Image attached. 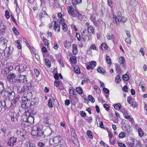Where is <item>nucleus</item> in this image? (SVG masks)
<instances>
[{
  "instance_id": "19",
  "label": "nucleus",
  "mask_w": 147,
  "mask_h": 147,
  "mask_svg": "<svg viewBox=\"0 0 147 147\" xmlns=\"http://www.w3.org/2000/svg\"><path fill=\"white\" fill-rule=\"evenodd\" d=\"M15 77V75L13 73L8 75L7 77V79L10 82L12 81L13 79Z\"/></svg>"
},
{
  "instance_id": "37",
  "label": "nucleus",
  "mask_w": 147,
  "mask_h": 147,
  "mask_svg": "<svg viewBox=\"0 0 147 147\" xmlns=\"http://www.w3.org/2000/svg\"><path fill=\"white\" fill-rule=\"evenodd\" d=\"M97 71L100 73H103L104 74L105 72V71L104 69H103L101 67H99L97 69Z\"/></svg>"
},
{
  "instance_id": "9",
  "label": "nucleus",
  "mask_w": 147,
  "mask_h": 147,
  "mask_svg": "<svg viewBox=\"0 0 147 147\" xmlns=\"http://www.w3.org/2000/svg\"><path fill=\"white\" fill-rule=\"evenodd\" d=\"M45 136H50L54 134V132L52 131L50 127H48L45 131Z\"/></svg>"
},
{
  "instance_id": "39",
  "label": "nucleus",
  "mask_w": 147,
  "mask_h": 147,
  "mask_svg": "<svg viewBox=\"0 0 147 147\" xmlns=\"http://www.w3.org/2000/svg\"><path fill=\"white\" fill-rule=\"evenodd\" d=\"M101 49L102 50H106L107 48V45L105 43H102L101 45Z\"/></svg>"
},
{
  "instance_id": "18",
  "label": "nucleus",
  "mask_w": 147,
  "mask_h": 147,
  "mask_svg": "<svg viewBox=\"0 0 147 147\" xmlns=\"http://www.w3.org/2000/svg\"><path fill=\"white\" fill-rule=\"evenodd\" d=\"M80 31L82 36L84 35V34H86L87 33H88V34H91V33L89 32L88 30H87L83 28L81 29Z\"/></svg>"
},
{
  "instance_id": "38",
  "label": "nucleus",
  "mask_w": 147,
  "mask_h": 147,
  "mask_svg": "<svg viewBox=\"0 0 147 147\" xmlns=\"http://www.w3.org/2000/svg\"><path fill=\"white\" fill-rule=\"evenodd\" d=\"M88 30H89L93 34H94L95 32H94V29L93 27L91 26H89L87 27Z\"/></svg>"
},
{
  "instance_id": "33",
  "label": "nucleus",
  "mask_w": 147,
  "mask_h": 147,
  "mask_svg": "<svg viewBox=\"0 0 147 147\" xmlns=\"http://www.w3.org/2000/svg\"><path fill=\"white\" fill-rule=\"evenodd\" d=\"M88 99L92 103H93L95 102V99L91 95H89L88 96Z\"/></svg>"
},
{
  "instance_id": "8",
  "label": "nucleus",
  "mask_w": 147,
  "mask_h": 147,
  "mask_svg": "<svg viewBox=\"0 0 147 147\" xmlns=\"http://www.w3.org/2000/svg\"><path fill=\"white\" fill-rule=\"evenodd\" d=\"M118 14H119V16H118V17L115 15H113V22L115 23H116L117 24H119V22H120V18L121 17V12H119Z\"/></svg>"
},
{
  "instance_id": "51",
  "label": "nucleus",
  "mask_w": 147,
  "mask_h": 147,
  "mask_svg": "<svg viewBox=\"0 0 147 147\" xmlns=\"http://www.w3.org/2000/svg\"><path fill=\"white\" fill-rule=\"evenodd\" d=\"M96 22L98 23V26L100 25L101 24H105V23L100 19H98L97 21H96Z\"/></svg>"
},
{
  "instance_id": "63",
  "label": "nucleus",
  "mask_w": 147,
  "mask_h": 147,
  "mask_svg": "<svg viewBox=\"0 0 147 147\" xmlns=\"http://www.w3.org/2000/svg\"><path fill=\"white\" fill-rule=\"evenodd\" d=\"M65 105L68 106L70 103V101L69 99H66L65 100Z\"/></svg>"
},
{
  "instance_id": "41",
  "label": "nucleus",
  "mask_w": 147,
  "mask_h": 147,
  "mask_svg": "<svg viewBox=\"0 0 147 147\" xmlns=\"http://www.w3.org/2000/svg\"><path fill=\"white\" fill-rule=\"evenodd\" d=\"M138 133L139 136L142 137L143 136V132L141 128H139L138 130Z\"/></svg>"
},
{
  "instance_id": "44",
  "label": "nucleus",
  "mask_w": 147,
  "mask_h": 147,
  "mask_svg": "<svg viewBox=\"0 0 147 147\" xmlns=\"http://www.w3.org/2000/svg\"><path fill=\"white\" fill-rule=\"evenodd\" d=\"M122 78L124 80L127 81L129 80V76L126 74L123 76Z\"/></svg>"
},
{
  "instance_id": "42",
  "label": "nucleus",
  "mask_w": 147,
  "mask_h": 147,
  "mask_svg": "<svg viewBox=\"0 0 147 147\" xmlns=\"http://www.w3.org/2000/svg\"><path fill=\"white\" fill-rule=\"evenodd\" d=\"M4 40L3 41V40H1L0 42H1V43H2V45L1 46V48H3L4 47H5V49H6V44L5 43Z\"/></svg>"
},
{
  "instance_id": "23",
  "label": "nucleus",
  "mask_w": 147,
  "mask_h": 147,
  "mask_svg": "<svg viewBox=\"0 0 147 147\" xmlns=\"http://www.w3.org/2000/svg\"><path fill=\"white\" fill-rule=\"evenodd\" d=\"M64 47L68 49L71 46V43L69 41L66 40L63 43Z\"/></svg>"
},
{
  "instance_id": "62",
  "label": "nucleus",
  "mask_w": 147,
  "mask_h": 147,
  "mask_svg": "<svg viewBox=\"0 0 147 147\" xmlns=\"http://www.w3.org/2000/svg\"><path fill=\"white\" fill-rule=\"evenodd\" d=\"M103 91L106 94H109V90L107 88H103Z\"/></svg>"
},
{
  "instance_id": "64",
  "label": "nucleus",
  "mask_w": 147,
  "mask_h": 147,
  "mask_svg": "<svg viewBox=\"0 0 147 147\" xmlns=\"http://www.w3.org/2000/svg\"><path fill=\"white\" fill-rule=\"evenodd\" d=\"M37 145L40 147H43L45 146V144L43 142H41L38 143Z\"/></svg>"
},
{
  "instance_id": "45",
  "label": "nucleus",
  "mask_w": 147,
  "mask_h": 147,
  "mask_svg": "<svg viewBox=\"0 0 147 147\" xmlns=\"http://www.w3.org/2000/svg\"><path fill=\"white\" fill-rule=\"evenodd\" d=\"M34 85V84L31 82H28L27 83V86H26L27 88V90L29 89V88L32 87Z\"/></svg>"
},
{
  "instance_id": "43",
  "label": "nucleus",
  "mask_w": 147,
  "mask_h": 147,
  "mask_svg": "<svg viewBox=\"0 0 147 147\" xmlns=\"http://www.w3.org/2000/svg\"><path fill=\"white\" fill-rule=\"evenodd\" d=\"M76 91L78 93L80 94H81L83 93V90L80 87H78L76 88Z\"/></svg>"
},
{
  "instance_id": "53",
  "label": "nucleus",
  "mask_w": 147,
  "mask_h": 147,
  "mask_svg": "<svg viewBox=\"0 0 147 147\" xmlns=\"http://www.w3.org/2000/svg\"><path fill=\"white\" fill-rule=\"evenodd\" d=\"M70 130L71 132V135L75 138V136L76 135V134L74 129L73 128H71Z\"/></svg>"
},
{
  "instance_id": "29",
  "label": "nucleus",
  "mask_w": 147,
  "mask_h": 147,
  "mask_svg": "<svg viewBox=\"0 0 147 147\" xmlns=\"http://www.w3.org/2000/svg\"><path fill=\"white\" fill-rule=\"evenodd\" d=\"M121 81L120 76L119 75H118L115 77V82L116 83H119Z\"/></svg>"
},
{
  "instance_id": "7",
  "label": "nucleus",
  "mask_w": 147,
  "mask_h": 147,
  "mask_svg": "<svg viewBox=\"0 0 147 147\" xmlns=\"http://www.w3.org/2000/svg\"><path fill=\"white\" fill-rule=\"evenodd\" d=\"M40 128L36 125H34L32 128L31 134L32 136H37Z\"/></svg>"
},
{
  "instance_id": "32",
  "label": "nucleus",
  "mask_w": 147,
  "mask_h": 147,
  "mask_svg": "<svg viewBox=\"0 0 147 147\" xmlns=\"http://www.w3.org/2000/svg\"><path fill=\"white\" fill-rule=\"evenodd\" d=\"M61 26L63 27L62 28L63 30L65 32H66L67 30L68 29L67 25L65 23H63L61 25Z\"/></svg>"
},
{
  "instance_id": "49",
  "label": "nucleus",
  "mask_w": 147,
  "mask_h": 147,
  "mask_svg": "<svg viewBox=\"0 0 147 147\" xmlns=\"http://www.w3.org/2000/svg\"><path fill=\"white\" fill-rule=\"evenodd\" d=\"M74 71L77 74L80 73V69L79 67H75L74 68Z\"/></svg>"
},
{
  "instance_id": "17",
  "label": "nucleus",
  "mask_w": 147,
  "mask_h": 147,
  "mask_svg": "<svg viewBox=\"0 0 147 147\" xmlns=\"http://www.w3.org/2000/svg\"><path fill=\"white\" fill-rule=\"evenodd\" d=\"M16 119H15V123H17L18 122H19L21 121L22 122V119L21 116H20L19 114H17V115H16Z\"/></svg>"
},
{
  "instance_id": "60",
  "label": "nucleus",
  "mask_w": 147,
  "mask_h": 147,
  "mask_svg": "<svg viewBox=\"0 0 147 147\" xmlns=\"http://www.w3.org/2000/svg\"><path fill=\"white\" fill-rule=\"evenodd\" d=\"M120 22H125L127 20V18L125 17H123L121 16V17L120 18Z\"/></svg>"
},
{
  "instance_id": "26",
  "label": "nucleus",
  "mask_w": 147,
  "mask_h": 147,
  "mask_svg": "<svg viewBox=\"0 0 147 147\" xmlns=\"http://www.w3.org/2000/svg\"><path fill=\"white\" fill-rule=\"evenodd\" d=\"M132 140L133 143H129L128 144V145L129 146L131 147H133V146H135L136 147L137 146V144H136L134 142H135V141L137 142V141L135 139H133Z\"/></svg>"
},
{
  "instance_id": "2",
  "label": "nucleus",
  "mask_w": 147,
  "mask_h": 147,
  "mask_svg": "<svg viewBox=\"0 0 147 147\" xmlns=\"http://www.w3.org/2000/svg\"><path fill=\"white\" fill-rule=\"evenodd\" d=\"M25 75H20L16 78V80L18 83H24L27 82V80Z\"/></svg>"
},
{
  "instance_id": "22",
  "label": "nucleus",
  "mask_w": 147,
  "mask_h": 147,
  "mask_svg": "<svg viewBox=\"0 0 147 147\" xmlns=\"http://www.w3.org/2000/svg\"><path fill=\"white\" fill-rule=\"evenodd\" d=\"M27 121L30 124H33L34 122V118L33 116H29L27 119Z\"/></svg>"
},
{
  "instance_id": "34",
  "label": "nucleus",
  "mask_w": 147,
  "mask_h": 147,
  "mask_svg": "<svg viewBox=\"0 0 147 147\" xmlns=\"http://www.w3.org/2000/svg\"><path fill=\"white\" fill-rule=\"evenodd\" d=\"M127 101L129 104H131V106L133 105V102L132 101V98L131 97L129 96L127 97Z\"/></svg>"
},
{
  "instance_id": "11",
  "label": "nucleus",
  "mask_w": 147,
  "mask_h": 147,
  "mask_svg": "<svg viewBox=\"0 0 147 147\" xmlns=\"http://www.w3.org/2000/svg\"><path fill=\"white\" fill-rule=\"evenodd\" d=\"M11 102L10 101L8 100L6 101H4L3 102V105H4V109H6L9 108L11 106Z\"/></svg>"
},
{
  "instance_id": "4",
  "label": "nucleus",
  "mask_w": 147,
  "mask_h": 147,
  "mask_svg": "<svg viewBox=\"0 0 147 147\" xmlns=\"http://www.w3.org/2000/svg\"><path fill=\"white\" fill-rule=\"evenodd\" d=\"M17 89L18 92L19 93H22L27 90V87L22 84L18 85Z\"/></svg>"
},
{
  "instance_id": "36",
  "label": "nucleus",
  "mask_w": 147,
  "mask_h": 147,
  "mask_svg": "<svg viewBox=\"0 0 147 147\" xmlns=\"http://www.w3.org/2000/svg\"><path fill=\"white\" fill-rule=\"evenodd\" d=\"M68 13L70 14L74 13V10L73 8L71 7H69L68 9Z\"/></svg>"
},
{
  "instance_id": "55",
  "label": "nucleus",
  "mask_w": 147,
  "mask_h": 147,
  "mask_svg": "<svg viewBox=\"0 0 147 147\" xmlns=\"http://www.w3.org/2000/svg\"><path fill=\"white\" fill-rule=\"evenodd\" d=\"M48 105L49 107L51 108H52L53 107L52 104V100L51 99H49Z\"/></svg>"
},
{
  "instance_id": "48",
  "label": "nucleus",
  "mask_w": 147,
  "mask_h": 147,
  "mask_svg": "<svg viewBox=\"0 0 147 147\" xmlns=\"http://www.w3.org/2000/svg\"><path fill=\"white\" fill-rule=\"evenodd\" d=\"M121 106L120 104H118L115 105L114 108L116 110L120 109L121 108Z\"/></svg>"
},
{
  "instance_id": "28",
  "label": "nucleus",
  "mask_w": 147,
  "mask_h": 147,
  "mask_svg": "<svg viewBox=\"0 0 147 147\" xmlns=\"http://www.w3.org/2000/svg\"><path fill=\"white\" fill-rule=\"evenodd\" d=\"M45 64L48 67L50 68L51 67V62L49 59L46 58L45 59Z\"/></svg>"
},
{
  "instance_id": "56",
  "label": "nucleus",
  "mask_w": 147,
  "mask_h": 147,
  "mask_svg": "<svg viewBox=\"0 0 147 147\" xmlns=\"http://www.w3.org/2000/svg\"><path fill=\"white\" fill-rule=\"evenodd\" d=\"M106 61L108 64H111V60L109 56H107L106 57Z\"/></svg>"
},
{
  "instance_id": "12",
  "label": "nucleus",
  "mask_w": 147,
  "mask_h": 147,
  "mask_svg": "<svg viewBox=\"0 0 147 147\" xmlns=\"http://www.w3.org/2000/svg\"><path fill=\"white\" fill-rule=\"evenodd\" d=\"M61 139L62 138L61 136H59L54 137L53 141L54 143L57 144L60 142Z\"/></svg>"
},
{
  "instance_id": "61",
  "label": "nucleus",
  "mask_w": 147,
  "mask_h": 147,
  "mask_svg": "<svg viewBox=\"0 0 147 147\" xmlns=\"http://www.w3.org/2000/svg\"><path fill=\"white\" fill-rule=\"evenodd\" d=\"M59 81L58 80H56L54 82L55 85L56 87H58L59 85Z\"/></svg>"
},
{
  "instance_id": "3",
  "label": "nucleus",
  "mask_w": 147,
  "mask_h": 147,
  "mask_svg": "<svg viewBox=\"0 0 147 147\" xmlns=\"http://www.w3.org/2000/svg\"><path fill=\"white\" fill-rule=\"evenodd\" d=\"M16 69H17L19 72H26L28 68L27 66L24 64H22L19 66H17Z\"/></svg>"
},
{
  "instance_id": "47",
  "label": "nucleus",
  "mask_w": 147,
  "mask_h": 147,
  "mask_svg": "<svg viewBox=\"0 0 147 147\" xmlns=\"http://www.w3.org/2000/svg\"><path fill=\"white\" fill-rule=\"evenodd\" d=\"M15 42L17 44L18 48L19 49H21L22 48L21 45L19 41V40H16L15 41Z\"/></svg>"
},
{
  "instance_id": "24",
  "label": "nucleus",
  "mask_w": 147,
  "mask_h": 147,
  "mask_svg": "<svg viewBox=\"0 0 147 147\" xmlns=\"http://www.w3.org/2000/svg\"><path fill=\"white\" fill-rule=\"evenodd\" d=\"M1 130L2 133L4 134V135H3V136H0V137H1V138L5 136V133L8 131L7 128L6 127H3L1 128Z\"/></svg>"
},
{
  "instance_id": "16",
  "label": "nucleus",
  "mask_w": 147,
  "mask_h": 147,
  "mask_svg": "<svg viewBox=\"0 0 147 147\" xmlns=\"http://www.w3.org/2000/svg\"><path fill=\"white\" fill-rule=\"evenodd\" d=\"M54 27L55 31H56L57 30V32H59L60 31V27L59 25V24L57 22L55 21H54Z\"/></svg>"
},
{
  "instance_id": "40",
  "label": "nucleus",
  "mask_w": 147,
  "mask_h": 147,
  "mask_svg": "<svg viewBox=\"0 0 147 147\" xmlns=\"http://www.w3.org/2000/svg\"><path fill=\"white\" fill-rule=\"evenodd\" d=\"M94 90H95L96 92L98 94H99L100 92V91L99 87L96 85L94 86Z\"/></svg>"
},
{
  "instance_id": "27",
  "label": "nucleus",
  "mask_w": 147,
  "mask_h": 147,
  "mask_svg": "<svg viewBox=\"0 0 147 147\" xmlns=\"http://www.w3.org/2000/svg\"><path fill=\"white\" fill-rule=\"evenodd\" d=\"M24 146L25 147H32L33 146V145L30 141H28L26 142Z\"/></svg>"
},
{
  "instance_id": "10",
  "label": "nucleus",
  "mask_w": 147,
  "mask_h": 147,
  "mask_svg": "<svg viewBox=\"0 0 147 147\" xmlns=\"http://www.w3.org/2000/svg\"><path fill=\"white\" fill-rule=\"evenodd\" d=\"M39 102V100L37 98H35L32 99L30 102V105L31 107L33 106L34 107H36Z\"/></svg>"
},
{
  "instance_id": "50",
  "label": "nucleus",
  "mask_w": 147,
  "mask_h": 147,
  "mask_svg": "<svg viewBox=\"0 0 147 147\" xmlns=\"http://www.w3.org/2000/svg\"><path fill=\"white\" fill-rule=\"evenodd\" d=\"M32 96V92L29 91H28L27 92V95L26 97H28V98H30Z\"/></svg>"
},
{
  "instance_id": "14",
  "label": "nucleus",
  "mask_w": 147,
  "mask_h": 147,
  "mask_svg": "<svg viewBox=\"0 0 147 147\" xmlns=\"http://www.w3.org/2000/svg\"><path fill=\"white\" fill-rule=\"evenodd\" d=\"M90 19L93 22L96 26H98V23L96 22V16L94 15L93 14L91 16Z\"/></svg>"
},
{
  "instance_id": "15",
  "label": "nucleus",
  "mask_w": 147,
  "mask_h": 147,
  "mask_svg": "<svg viewBox=\"0 0 147 147\" xmlns=\"http://www.w3.org/2000/svg\"><path fill=\"white\" fill-rule=\"evenodd\" d=\"M5 90V87L3 83L0 81V95H2Z\"/></svg>"
},
{
  "instance_id": "46",
  "label": "nucleus",
  "mask_w": 147,
  "mask_h": 147,
  "mask_svg": "<svg viewBox=\"0 0 147 147\" xmlns=\"http://www.w3.org/2000/svg\"><path fill=\"white\" fill-rule=\"evenodd\" d=\"M126 134L125 133L123 132H121L119 135V137L120 138H122L125 137Z\"/></svg>"
},
{
  "instance_id": "54",
  "label": "nucleus",
  "mask_w": 147,
  "mask_h": 147,
  "mask_svg": "<svg viewBox=\"0 0 147 147\" xmlns=\"http://www.w3.org/2000/svg\"><path fill=\"white\" fill-rule=\"evenodd\" d=\"M5 16L6 18L8 19H9V12L8 11L6 10L5 11Z\"/></svg>"
},
{
  "instance_id": "21",
  "label": "nucleus",
  "mask_w": 147,
  "mask_h": 147,
  "mask_svg": "<svg viewBox=\"0 0 147 147\" xmlns=\"http://www.w3.org/2000/svg\"><path fill=\"white\" fill-rule=\"evenodd\" d=\"M82 37L84 41H88L91 38V34H88V35L86 34H84V35L82 36Z\"/></svg>"
},
{
  "instance_id": "57",
  "label": "nucleus",
  "mask_w": 147,
  "mask_h": 147,
  "mask_svg": "<svg viewBox=\"0 0 147 147\" xmlns=\"http://www.w3.org/2000/svg\"><path fill=\"white\" fill-rule=\"evenodd\" d=\"M49 117H47L46 118V119L44 121V123L45 124H47V125H49Z\"/></svg>"
},
{
  "instance_id": "30",
  "label": "nucleus",
  "mask_w": 147,
  "mask_h": 147,
  "mask_svg": "<svg viewBox=\"0 0 147 147\" xmlns=\"http://www.w3.org/2000/svg\"><path fill=\"white\" fill-rule=\"evenodd\" d=\"M86 134L89 138L91 139H92L93 138L92 133L91 131L88 130L86 132Z\"/></svg>"
},
{
  "instance_id": "52",
  "label": "nucleus",
  "mask_w": 147,
  "mask_h": 147,
  "mask_svg": "<svg viewBox=\"0 0 147 147\" xmlns=\"http://www.w3.org/2000/svg\"><path fill=\"white\" fill-rule=\"evenodd\" d=\"M70 60L72 63H75L76 62V59L75 57H71L70 58Z\"/></svg>"
},
{
  "instance_id": "13",
  "label": "nucleus",
  "mask_w": 147,
  "mask_h": 147,
  "mask_svg": "<svg viewBox=\"0 0 147 147\" xmlns=\"http://www.w3.org/2000/svg\"><path fill=\"white\" fill-rule=\"evenodd\" d=\"M17 113H14L13 112H10L9 113V115L11 118V120L12 121H13L15 123V121L14 120L16 119V115H17Z\"/></svg>"
},
{
  "instance_id": "5",
  "label": "nucleus",
  "mask_w": 147,
  "mask_h": 147,
  "mask_svg": "<svg viewBox=\"0 0 147 147\" xmlns=\"http://www.w3.org/2000/svg\"><path fill=\"white\" fill-rule=\"evenodd\" d=\"M17 142V139L14 137H11L8 140L7 144L10 146L15 145Z\"/></svg>"
},
{
  "instance_id": "58",
  "label": "nucleus",
  "mask_w": 147,
  "mask_h": 147,
  "mask_svg": "<svg viewBox=\"0 0 147 147\" xmlns=\"http://www.w3.org/2000/svg\"><path fill=\"white\" fill-rule=\"evenodd\" d=\"M12 30L13 32L15 33L16 35H18L19 34V32H18L17 29L15 27H13V28Z\"/></svg>"
},
{
  "instance_id": "6",
  "label": "nucleus",
  "mask_w": 147,
  "mask_h": 147,
  "mask_svg": "<svg viewBox=\"0 0 147 147\" xmlns=\"http://www.w3.org/2000/svg\"><path fill=\"white\" fill-rule=\"evenodd\" d=\"M30 102L29 100H24V102H23L22 104L21 107L23 109H27L29 107H31V106L30 105Z\"/></svg>"
},
{
  "instance_id": "1",
  "label": "nucleus",
  "mask_w": 147,
  "mask_h": 147,
  "mask_svg": "<svg viewBox=\"0 0 147 147\" xmlns=\"http://www.w3.org/2000/svg\"><path fill=\"white\" fill-rule=\"evenodd\" d=\"M15 94L13 91L10 87H8L6 88L4 92V95L5 96L8 97L12 98H13Z\"/></svg>"
},
{
  "instance_id": "31",
  "label": "nucleus",
  "mask_w": 147,
  "mask_h": 147,
  "mask_svg": "<svg viewBox=\"0 0 147 147\" xmlns=\"http://www.w3.org/2000/svg\"><path fill=\"white\" fill-rule=\"evenodd\" d=\"M6 26L3 25V27L0 30V35L3 34L5 31Z\"/></svg>"
},
{
  "instance_id": "59",
  "label": "nucleus",
  "mask_w": 147,
  "mask_h": 147,
  "mask_svg": "<svg viewBox=\"0 0 147 147\" xmlns=\"http://www.w3.org/2000/svg\"><path fill=\"white\" fill-rule=\"evenodd\" d=\"M92 67L93 68L96 65V62L95 61H92L90 62V64Z\"/></svg>"
},
{
  "instance_id": "35",
  "label": "nucleus",
  "mask_w": 147,
  "mask_h": 147,
  "mask_svg": "<svg viewBox=\"0 0 147 147\" xmlns=\"http://www.w3.org/2000/svg\"><path fill=\"white\" fill-rule=\"evenodd\" d=\"M118 61L120 64H123L125 62L124 58L123 57H120L119 58Z\"/></svg>"
},
{
  "instance_id": "25",
  "label": "nucleus",
  "mask_w": 147,
  "mask_h": 147,
  "mask_svg": "<svg viewBox=\"0 0 147 147\" xmlns=\"http://www.w3.org/2000/svg\"><path fill=\"white\" fill-rule=\"evenodd\" d=\"M72 47L73 53L74 54H76L78 53L77 45L76 44H73Z\"/></svg>"
},
{
  "instance_id": "20",
  "label": "nucleus",
  "mask_w": 147,
  "mask_h": 147,
  "mask_svg": "<svg viewBox=\"0 0 147 147\" xmlns=\"http://www.w3.org/2000/svg\"><path fill=\"white\" fill-rule=\"evenodd\" d=\"M44 134L45 132L42 131L40 129H39L38 135L37 136H40L42 138H44L45 137V135Z\"/></svg>"
}]
</instances>
